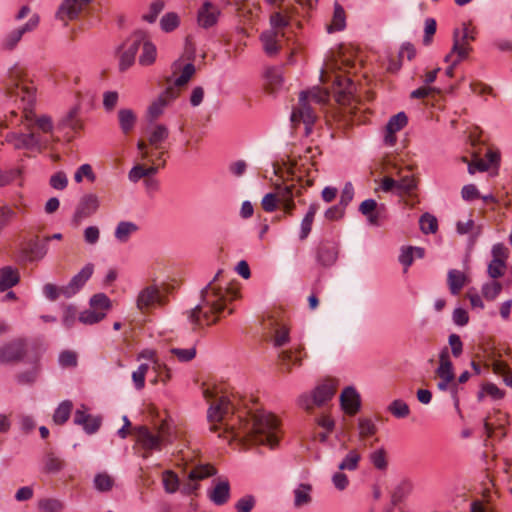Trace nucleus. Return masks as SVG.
I'll return each instance as SVG.
<instances>
[{
	"instance_id": "1",
	"label": "nucleus",
	"mask_w": 512,
	"mask_h": 512,
	"mask_svg": "<svg viewBox=\"0 0 512 512\" xmlns=\"http://www.w3.org/2000/svg\"><path fill=\"white\" fill-rule=\"evenodd\" d=\"M203 396L210 404L207 411L210 431L244 445L277 447L280 428L273 414L259 408L241 407V399L222 384H203Z\"/></svg>"
},
{
	"instance_id": "2",
	"label": "nucleus",
	"mask_w": 512,
	"mask_h": 512,
	"mask_svg": "<svg viewBox=\"0 0 512 512\" xmlns=\"http://www.w3.org/2000/svg\"><path fill=\"white\" fill-rule=\"evenodd\" d=\"M6 92L12 101L20 102L21 114L12 110L6 117L5 126L23 127L6 134L7 144L16 150L41 151L46 148L53 130L52 120L46 115L37 117L32 111L36 88L28 79L24 67L16 64L9 70Z\"/></svg>"
},
{
	"instance_id": "3",
	"label": "nucleus",
	"mask_w": 512,
	"mask_h": 512,
	"mask_svg": "<svg viewBox=\"0 0 512 512\" xmlns=\"http://www.w3.org/2000/svg\"><path fill=\"white\" fill-rule=\"evenodd\" d=\"M356 62L348 55L346 51H340L337 58L326 63L321 70V81L326 83L332 81L331 91L324 88L315 87L309 91H302L299 95L298 104L291 113V123L294 127L300 124L304 125L305 134L309 135L313 124L317 119V113L314 105H323L328 102L330 94L335 100L342 104H350L354 99L356 86L350 77L339 74V71L350 73L356 69Z\"/></svg>"
},
{
	"instance_id": "4",
	"label": "nucleus",
	"mask_w": 512,
	"mask_h": 512,
	"mask_svg": "<svg viewBox=\"0 0 512 512\" xmlns=\"http://www.w3.org/2000/svg\"><path fill=\"white\" fill-rule=\"evenodd\" d=\"M223 270H218L213 279L201 290L200 303L187 311V318L193 330L217 323L221 314L228 309V314L233 313L228 305L239 296L235 287L222 285Z\"/></svg>"
},
{
	"instance_id": "5",
	"label": "nucleus",
	"mask_w": 512,
	"mask_h": 512,
	"mask_svg": "<svg viewBox=\"0 0 512 512\" xmlns=\"http://www.w3.org/2000/svg\"><path fill=\"white\" fill-rule=\"evenodd\" d=\"M172 75L167 78V88L148 107L147 119L150 123L156 121L165 108L175 100L184 87L196 72L192 63L184 64L181 60L175 61L172 66Z\"/></svg>"
},
{
	"instance_id": "6",
	"label": "nucleus",
	"mask_w": 512,
	"mask_h": 512,
	"mask_svg": "<svg viewBox=\"0 0 512 512\" xmlns=\"http://www.w3.org/2000/svg\"><path fill=\"white\" fill-rule=\"evenodd\" d=\"M169 430L166 421H162L155 430L147 426H138L134 429L136 441L144 450L143 458H148L153 451H160L164 445L171 442Z\"/></svg>"
},
{
	"instance_id": "7",
	"label": "nucleus",
	"mask_w": 512,
	"mask_h": 512,
	"mask_svg": "<svg viewBox=\"0 0 512 512\" xmlns=\"http://www.w3.org/2000/svg\"><path fill=\"white\" fill-rule=\"evenodd\" d=\"M262 328L267 339L275 347H281L289 342V327L281 311H273L264 318Z\"/></svg>"
},
{
	"instance_id": "8",
	"label": "nucleus",
	"mask_w": 512,
	"mask_h": 512,
	"mask_svg": "<svg viewBox=\"0 0 512 512\" xmlns=\"http://www.w3.org/2000/svg\"><path fill=\"white\" fill-rule=\"evenodd\" d=\"M89 306V309L79 314L78 320L85 325H94L106 317L112 302L106 294L98 293L90 298Z\"/></svg>"
},
{
	"instance_id": "9",
	"label": "nucleus",
	"mask_w": 512,
	"mask_h": 512,
	"mask_svg": "<svg viewBox=\"0 0 512 512\" xmlns=\"http://www.w3.org/2000/svg\"><path fill=\"white\" fill-rule=\"evenodd\" d=\"M181 461L183 471L187 474L188 480L198 483L208 477L216 475L217 469L210 464H202L195 461V452L191 450H181Z\"/></svg>"
},
{
	"instance_id": "10",
	"label": "nucleus",
	"mask_w": 512,
	"mask_h": 512,
	"mask_svg": "<svg viewBox=\"0 0 512 512\" xmlns=\"http://www.w3.org/2000/svg\"><path fill=\"white\" fill-rule=\"evenodd\" d=\"M336 389L337 385L334 380H325L315 388L311 396H300L299 405L307 411H311L314 406H323L333 398L336 393Z\"/></svg>"
},
{
	"instance_id": "11",
	"label": "nucleus",
	"mask_w": 512,
	"mask_h": 512,
	"mask_svg": "<svg viewBox=\"0 0 512 512\" xmlns=\"http://www.w3.org/2000/svg\"><path fill=\"white\" fill-rule=\"evenodd\" d=\"M268 5L276 10L270 16L271 26L287 27L290 18L298 13L299 0H264Z\"/></svg>"
},
{
	"instance_id": "12",
	"label": "nucleus",
	"mask_w": 512,
	"mask_h": 512,
	"mask_svg": "<svg viewBox=\"0 0 512 512\" xmlns=\"http://www.w3.org/2000/svg\"><path fill=\"white\" fill-rule=\"evenodd\" d=\"M143 42V32L138 31L130 36L119 48V69L126 71L130 68L134 61L137 52L140 49L141 43Z\"/></svg>"
},
{
	"instance_id": "13",
	"label": "nucleus",
	"mask_w": 512,
	"mask_h": 512,
	"mask_svg": "<svg viewBox=\"0 0 512 512\" xmlns=\"http://www.w3.org/2000/svg\"><path fill=\"white\" fill-rule=\"evenodd\" d=\"M165 304V297L157 285L151 284L143 287L136 297V308L141 314H146L155 306Z\"/></svg>"
},
{
	"instance_id": "14",
	"label": "nucleus",
	"mask_w": 512,
	"mask_h": 512,
	"mask_svg": "<svg viewBox=\"0 0 512 512\" xmlns=\"http://www.w3.org/2000/svg\"><path fill=\"white\" fill-rule=\"evenodd\" d=\"M418 186L417 179L411 174L402 175L399 173L397 180V195H399L405 205L414 207L419 203L416 189Z\"/></svg>"
},
{
	"instance_id": "15",
	"label": "nucleus",
	"mask_w": 512,
	"mask_h": 512,
	"mask_svg": "<svg viewBox=\"0 0 512 512\" xmlns=\"http://www.w3.org/2000/svg\"><path fill=\"white\" fill-rule=\"evenodd\" d=\"M208 499L217 506H223L230 500L231 486L226 477L213 479L212 486L207 490Z\"/></svg>"
},
{
	"instance_id": "16",
	"label": "nucleus",
	"mask_w": 512,
	"mask_h": 512,
	"mask_svg": "<svg viewBox=\"0 0 512 512\" xmlns=\"http://www.w3.org/2000/svg\"><path fill=\"white\" fill-rule=\"evenodd\" d=\"M26 343L22 339H14L0 347V362L13 363L23 359L26 355Z\"/></svg>"
},
{
	"instance_id": "17",
	"label": "nucleus",
	"mask_w": 512,
	"mask_h": 512,
	"mask_svg": "<svg viewBox=\"0 0 512 512\" xmlns=\"http://www.w3.org/2000/svg\"><path fill=\"white\" fill-rule=\"evenodd\" d=\"M39 16L34 14L24 25L10 31L3 39L2 46L5 50H13L22 39L23 35L37 28Z\"/></svg>"
},
{
	"instance_id": "18",
	"label": "nucleus",
	"mask_w": 512,
	"mask_h": 512,
	"mask_svg": "<svg viewBox=\"0 0 512 512\" xmlns=\"http://www.w3.org/2000/svg\"><path fill=\"white\" fill-rule=\"evenodd\" d=\"M285 27L275 28L272 26V30L265 31L261 35V41L263 43L264 51L272 56L278 53L282 48V45L286 38Z\"/></svg>"
},
{
	"instance_id": "19",
	"label": "nucleus",
	"mask_w": 512,
	"mask_h": 512,
	"mask_svg": "<svg viewBox=\"0 0 512 512\" xmlns=\"http://www.w3.org/2000/svg\"><path fill=\"white\" fill-rule=\"evenodd\" d=\"M89 2L90 0H64L57 10L56 17L67 24L68 21L76 19Z\"/></svg>"
},
{
	"instance_id": "20",
	"label": "nucleus",
	"mask_w": 512,
	"mask_h": 512,
	"mask_svg": "<svg viewBox=\"0 0 512 512\" xmlns=\"http://www.w3.org/2000/svg\"><path fill=\"white\" fill-rule=\"evenodd\" d=\"M499 162L500 153L497 150L488 148L484 158L475 156L474 159L468 163V172L474 174L476 171H487L490 168L497 169Z\"/></svg>"
},
{
	"instance_id": "21",
	"label": "nucleus",
	"mask_w": 512,
	"mask_h": 512,
	"mask_svg": "<svg viewBox=\"0 0 512 512\" xmlns=\"http://www.w3.org/2000/svg\"><path fill=\"white\" fill-rule=\"evenodd\" d=\"M94 271V265L91 263L86 264L81 271L76 274L70 282L65 285L64 297L71 298L76 293L80 291V289L85 285V283L90 279Z\"/></svg>"
},
{
	"instance_id": "22",
	"label": "nucleus",
	"mask_w": 512,
	"mask_h": 512,
	"mask_svg": "<svg viewBox=\"0 0 512 512\" xmlns=\"http://www.w3.org/2000/svg\"><path fill=\"white\" fill-rule=\"evenodd\" d=\"M473 50L469 42L460 41L459 31L455 30L453 35V46L451 52L445 57L446 62L453 60V65H458L461 61L468 58Z\"/></svg>"
},
{
	"instance_id": "23",
	"label": "nucleus",
	"mask_w": 512,
	"mask_h": 512,
	"mask_svg": "<svg viewBox=\"0 0 512 512\" xmlns=\"http://www.w3.org/2000/svg\"><path fill=\"white\" fill-rule=\"evenodd\" d=\"M408 122V118L404 112H399L396 115L392 116L385 130L384 141L387 145H394L396 143V133L403 129Z\"/></svg>"
},
{
	"instance_id": "24",
	"label": "nucleus",
	"mask_w": 512,
	"mask_h": 512,
	"mask_svg": "<svg viewBox=\"0 0 512 512\" xmlns=\"http://www.w3.org/2000/svg\"><path fill=\"white\" fill-rule=\"evenodd\" d=\"M384 209V205H379L374 199H366L359 206L361 214L367 218L369 224L374 226L380 224Z\"/></svg>"
},
{
	"instance_id": "25",
	"label": "nucleus",
	"mask_w": 512,
	"mask_h": 512,
	"mask_svg": "<svg viewBox=\"0 0 512 512\" xmlns=\"http://www.w3.org/2000/svg\"><path fill=\"white\" fill-rule=\"evenodd\" d=\"M169 136V130L164 124H152L147 130V142L155 150L163 149V143Z\"/></svg>"
},
{
	"instance_id": "26",
	"label": "nucleus",
	"mask_w": 512,
	"mask_h": 512,
	"mask_svg": "<svg viewBox=\"0 0 512 512\" xmlns=\"http://www.w3.org/2000/svg\"><path fill=\"white\" fill-rule=\"evenodd\" d=\"M303 349V347H299L296 351L283 350L279 353L278 365L281 372L290 373L293 365L301 366L303 357L300 354Z\"/></svg>"
},
{
	"instance_id": "27",
	"label": "nucleus",
	"mask_w": 512,
	"mask_h": 512,
	"mask_svg": "<svg viewBox=\"0 0 512 512\" xmlns=\"http://www.w3.org/2000/svg\"><path fill=\"white\" fill-rule=\"evenodd\" d=\"M220 11L216 5L206 1L198 11V23L203 28H209L216 24Z\"/></svg>"
},
{
	"instance_id": "28",
	"label": "nucleus",
	"mask_w": 512,
	"mask_h": 512,
	"mask_svg": "<svg viewBox=\"0 0 512 512\" xmlns=\"http://www.w3.org/2000/svg\"><path fill=\"white\" fill-rule=\"evenodd\" d=\"M100 201L95 194L84 195L77 206L75 217L82 219L93 215L99 208Z\"/></svg>"
},
{
	"instance_id": "29",
	"label": "nucleus",
	"mask_w": 512,
	"mask_h": 512,
	"mask_svg": "<svg viewBox=\"0 0 512 512\" xmlns=\"http://www.w3.org/2000/svg\"><path fill=\"white\" fill-rule=\"evenodd\" d=\"M137 148L140 153V158L150 165H160L163 161L162 157L166 153L165 147L161 150H155L152 146L148 145L145 140H139Z\"/></svg>"
},
{
	"instance_id": "30",
	"label": "nucleus",
	"mask_w": 512,
	"mask_h": 512,
	"mask_svg": "<svg viewBox=\"0 0 512 512\" xmlns=\"http://www.w3.org/2000/svg\"><path fill=\"white\" fill-rule=\"evenodd\" d=\"M340 402L347 414L354 415L360 408V395L353 387H346L341 393Z\"/></svg>"
},
{
	"instance_id": "31",
	"label": "nucleus",
	"mask_w": 512,
	"mask_h": 512,
	"mask_svg": "<svg viewBox=\"0 0 512 512\" xmlns=\"http://www.w3.org/2000/svg\"><path fill=\"white\" fill-rule=\"evenodd\" d=\"M59 127L61 129H69L73 135L79 133L83 129V122L79 118V106H74L60 120Z\"/></svg>"
},
{
	"instance_id": "32",
	"label": "nucleus",
	"mask_w": 512,
	"mask_h": 512,
	"mask_svg": "<svg viewBox=\"0 0 512 512\" xmlns=\"http://www.w3.org/2000/svg\"><path fill=\"white\" fill-rule=\"evenodd\" d=\"M165 166V160L162 161L160 165H149L146 166L144 164H136L132 167V169L128 173V178L131 182L136 183L140 179H146L147 177H150L152 175H155L160 167Z\"/></svg>"
},
{
	"instance_id": "33",
	"label": "nucleus",
	"mask_w": 512,
	"mask_h": 512,
	"mask_svg": "<svg viewBox=\"0 0 512 512\" xmlns=\"http://www.w3.org/2000/svg\"><path fill=\"white\" fill-rule=\"evenodd\" d=\"M338 257L337 246L333 243H322L317 252V261L325 267L333 265Z\"/></svg>"
},
{
	"instance_id": "34",
	"label": "nucleus",
	"mask_w": 512,
	"mask_h": 512,
	"mask_svg": "<svg viewBox=\"0 0 512 512\" xmlns=\"http://www.w3.org/2000/svg\"><path fill=\"white\" fill-rule=\"evenodd\" d=\"M435 374L438 378H455L453 364L447 347L443 348L439 354V366Z\"/></svg>"
},
{
	"instance_id": "35",
	"label": "nucleus",
	"mask_w": 512,
	"mask_h": 512,
	"mask_svg": "<svg viewBox=\"0 0 512 512\" xmlns=\"http://www.w3.org/2000/svg\"><path fill=\"white\" fill-rule=\"evenodd\" d=\"M140 48L142 49V53L139 56V64L142 66L152 65L157 57V49L144 32L143 42L141 43Z\"/></svg>"
},
{
	"instance_id": "36",
	"label": "nucleus",
	"mask_w": 512,
	"mask_h": 512,
	"mask_svg": "<svg viewBox=\"0 0 512 512\" xmlns=\"http://www.w3.org/2000/svg\"><path fill=\"white\" fill-rule=\"evenodd\" d=\"M139 227L137 224L131 221H121L117 224L114 237L115 239L124 244L129 241L131 236L138 231Z\"/></svg>"
},
{
	"instance_id": "37",
	"label": "nucleus",
	"mask_w": 512,
	"mask_h": 512,
	"mask_svg": "<svg viewBox=\"0 0 512 512\" xmlns=\"http://www.w3.org/2000/svg\"><path fill=\"white\" fill-rule=\"evenodd\" d=\"M423 258L424 249L414 246H403L398 257L399 262L404 266V272L412 265L414 258Z\"/></svg>"
},
{
	"instance_id": "38",
	"label": "nucleus",
	"mask_w": 512,
	"mask_h": 512,
	"mask_svg": "<svg viewBox=\"0 0 512 512\" xmlns=\"http://www.w3.org/2000/svg\"><path fill=\"white\" fill-rule=\"evenodd\" d=\"M456 230L459 234H470V245H474L477 238L482 233V227L480 225H476L472 219H468L467 221H458L456 224Z\"/></svg>"
},
{
	"instance_id": "39",
	"label": "nucleus",
	"mask_w": 512,
	"mask_h": 512,
	"mask_svg": "<svg viewBox=\"0 0 512 512\" xmlns=\"http://www.w3.org/2000/svg\"><path fill=\"white\" fill-rule=\"evenodd\" d=\"M312 486L307 483L299 484L293 491L294 494V506L301 508L309 505L312 502Z\"/></svg>"
},
{
	"instance_id": "40",
	"label": "nucleus",
	"mask_w": 512,
	"mask_h": 512,
	"mask_svg": "<svg viewBox=\"0 0 512 512\" xmlns=\"http://www.w3.org/2000/svg\"><path fill=\"white\" fill-rule=\"evenodd\" d=\"M20 275L17 269L6 266L0 269V291H5L19 282Z\"/></svg>"
},
{
	"instance_id": "41",
	"label": "nucleus",
	"mask_w": 512,
	"mask_h": 512,
	"mask_svg": "<svg viewBox=\"0 0 512 512\" xmlns=\"http://www.w3.org/2000/svg\"><path fill=\"white\" fill-rule=\"evenodd\" d=\"M346 26V13L344 8L338 3H334V11L331 23L328 25L327 30L329 33L341 31Z\"/></svg>"
},
{
	"instance_id": "42",
	"label": "nucleus",
	"mask_w": 512,
	"mask_h": 512,
	"mask_svg": "<svg viewBox=\"0 0 512 512\" xmlns=\"http://www.w3.org/2000/svg\"><path fill=\"white\" fill-rule=\"evenodd\" d=\"M276 195L278 196L279 202H285L293 200L295 196L301 194V189L297 188L295 184H275Z\"/></svg>"
},
{
	"instance_id": "43",
	"label": "nucleus",
	"mask_w": 512,
	"mask_h": 512,
	"mask_svg": "<svg viewBox=\"0 0 512 512\" xmlns=\"http://www.w3.org/2000/svg\"><path fill=\"white\" fill-rule=\"evenodd\" d=\"M44 472L58 473L65 467V461L52 451L47 452L43 458Z\"/></svg>"
},
{
	"instance_id": "44",
	"label": "nucleus",
	"mask_w": 512,
	"mask_h": 512,
	"mask_svg": "<svg viewBox=\"0 0 512 512\" xmlns=\"http://www.w3.org/2000/svg\"><path fill=\"white\" fill-rule=\"evenodd\" d=\"M466 283V276L463 272L452 269L448 272V285L453 295H458Z\"/></svg>"
},
{
	"instance_id": "45",
	"label": "nucleus",
	"mask_w": 512,
	"mask_h": 512,
	"mask_svg": "<svg viewBox=\"0 0 512 512\" xmlns=\"http://www.w3.org/2000/svg\"><path fill=\"white\" fill-rule=\"evenodd\" d=\"M360 460V452L357 449H351L338 464V469L340 471H355L358 468Z\"/></svg>"
},
{
	"instance_id": "46",
	"label": "nucleus",
	"mask_w": 512,
	"mask_h": 512,
	"mask_svg": "<svg viewBox=\"0 0 512 512\" xmlns=\"http://www.w3.org/2000/svg\"><path fill=\"white\" fill-rule=\"evenodd\" d=\"M48 251V245L43 242H31L25 249L29 261H38L45 257Z\"/></svg>"
},
{
	"instance_id": "47",
	"label": "nucleus",
	"mask_w": 512,
	"mask_h": 512,
	"mask_svg": "<svg viewBox=\"0 0 512 512\" xmlns=\"http://www.w3.org/2000/svg\"><path fill=\"white\" fill-rule=\"evenodd\" d=\"M120 128L123 133L128 134L134 128L136 116L130 109H121L118 112Z\"/></svg>"
},
{
	"instance_id": "48",
	"label": "nucleus",
	"mask_w": 512,
	"mask_h": 512,
	"mask_svg": "<svg viewBox=\"0 0 512 512\" xmlns=\"http://www.w3.org/2000/svg\"><path fill=\"white\" fill-rule=\"evenodd\" d=\"M437 387L440 391H449L456 408L459 406V400L457 397L458 393V384L455 381V378H439V382L437 383Z\"/></svg>"
},
{
	"instance_id": "49",
	"label": "nucleus",
	"mask_w": 512,
	"mask_h": 512,
	"mask_svg": "<svg viewBox=\"0 0 512 512\" xmlns=\"http://www.w3.org/2000/svg\"><path fill=\"white\" fill-rule=\"evenodd\" d=\"M72 407L73 404L71 401L66 400L60 403L53 415V421L58 425L64 424L70 417Z\"/></svg>"
},
{
	"instance_id": "50",
	"label": "nucleus",
	"mask_w": 512,
	"mask_h": 512,
	"mask_svg": "<svg viewBox=\"0 0 512 512\" xmlns=\"http://www.w3.org/2000/svg\"><path fill=\"white\" fill-rule=\"evenodd\" d=\"M493 372L502 377L504 383L512 387V368L503 361H495L492 366Z\"/></svg>"
},
{
	"instance_id": "51",
	"label": "nucleus",
	"mask_w": 512,
	"mask_h": 512,
	"mask_svg": "<svg viewBox=\"0 0 512 512\" xmlns=\"http://www.w3.org/2000/svg\"><path fill=\"white\" fill-rule=\"evenodd\" d=\"M162 482L167 493H175L179 489L180 480L177 474L171 470L163 472Z\"/></svg>"
},
{
	"instance_id": "52",
	"label": "nucleus",
	"mask_w": 512,
	"mask_h": 512,
	"mask_svg": "<svg viewBox=\"0 0 512 512\" xmlns=\"http://www.w3.org/2000/svg\"><path fill=\"white\" fill-rule=\"evenodd\" d=\"M38 507L42 512H61L64 504L56 498H43L39 500Z\"/></svg>"
},
{
	"instance_id": "53",
	"label": "nucleus",
	"mask_w": 512,
	"mask_h": 512,
	"mask_svg": "<svg viewBox=\"0 0 512 512\" xmlns=\"http://www.w3.org/2000/svg\"><path fill=\"white\" fill-rule=\"evenodd\" d=\"M420 229L425 234L435 233L438 228L437 219L429 214L424 213L419 220Z\"/></svg>"
},
{
	"instance_id": "54",
	"label": "nucleus",
	"mask_w": 512,
	"mask_h": 512,
	"mask_svg": "<svg viewBox=\"0 0 512 512\" xmlns=\"http://www.w3.org/2000/svg\"><path fill=\"white\" fill-rule=\"evenodd\" d=\"M388 411L396 418H405L409 415V406L402 400L397 399L388 406Z\"/></svg>"
},
{
	"instance_id": "55",
	"label": "nucleus",
	"mask_w": 512,
	"mask_h": 512,
	"mask_svg": "<svg viewBox=\"0 0 512 512\" xmlns=\"http://www.w3.org/2000/svg\"><path fill=\"white\" fill-rule=\"evenodd\" d=\"M370 461L378 470H385L388 466L387 454L384 448L375 450L370 454Z\"/></svg>"
},
{
	"instance_id": "56",
	"label": "nucleus",
	"mask_w": 512,
	"mask_h": 512,
	"mask_svg": "<svg viewBox=\"0 0 512 512\" xmlns=\"http://www.w3.org/2000/svg\"><path fill=\"white\" fill-rule=\"evenodd\" d=\"M359 437L364 439L376 433L377 427L371 419L360 418L358 420Z\"/></svg>"
},
{
	"instance_id": "57",
	"label": "nucleus",
	"mask_w": 512,
	"mask_h": 512,
	"mask_svg": "<svg viewBox=\"0 0 512 512\" xmlns=\"http://www.w3.org/2000/svg\"><path fill=\"white\" fill-rule=\"evenodd\" d=\"M179 25V17L176 13L165 14L160 20L161 29L165 32H171Z\"/></svg>"
},
{
	"instance_id": "58",
	"label": "nucleus",
	"mask_w": 512,
	"mask_h": 512,
	"mask_svg": "<svg viewBox=\"0 0 512 512\" xmlns=\"http://www.w3.org/2000/svg\"><path fill=\"white\" fill-rule=\"evenodd\" d=\"M149 369L148 364H141L137 370L132 373V381L137 390H141L145 386V377Z\"/></svg>"
},
{
	"instance_id": "59",
	"label": "nucleus",
	"mask_w": 512,
	"mask_h": 512,
	"mask_svg": "<svg viewBox=\"0 0 512 512\" xmlns=\"http://www.w3.org/2000/svg\"><path fill=\"white\" fill-rule=\"evenodd\" d=\"M256 505V498L253 495H245L235 503L236 512H251Z\"/></svg>"
},
{
	"instance_id": "60",
	"label": "nucleus",
	"mask_w": 512,
	"mask_h": 512,
	"mask_svg": "<svg viewBox=\"0 0 512 512\" xmlns=\"http://www.w3.org/2000/svg\"><path fill=\"white\" fill-rule=\"evenodd\" d=\"M502 284L497 281L488 282L482 287V294L487 300H494L501 292Z\"/></svg>"
},
{
	"instance_id": "61",
	"label": "nucleus",
	"mask_w": 512,
	"mask_h": 512,
	"mask_svg": "<svg viewBox=\"0 0 512 512\" xmlns=\"http://www.w3.org/2000/svg\"><path fill=\"white\" fill-rule=\"evenodd\" d=\"M84 177L87 178L90 182H93L96 179V175L93 172L90 164L81 165L74 174V180L77 183H81Z\"/></svg>"
},
{
	"instance_id": "62",
	"label": "nucleus",
	"mask_w": 512,
	"mask_h": 512,
	"mask_svg": "<svg viewBox=\"0 0 512 512\" xmlns=\"http://www.w3.org/2000/svg\"><path fill=\"white\" fill-rule=\"evenodd\" d=\"M437 30V23L434 18H427L424 23V37L423 44L429 46L432 43V38Z\"/></svg>"
},
{
	"instance_id": "63",
	"label": "nucleus",
	"mask_w": 512,
	"mask_h": 512,
	"mask_svg": "<svg viewBox=\"0 0 512 512\" xmlns=\"http://www.w3.org/2000/svg\"><path fill=\"white\" fill-rule=\"evenodd\" d=\"M65 286H56L48 283L43 286V294L50 301H56L60 296L64 297Z\"/></svg>"
},
{
	"instance_id": "64",
	"label": "nucleus",
	"mask_w": 512,
	"mask_h": 512,
	"mask_svg": "<svg viewBox=\"0 0 512 512\" xmlns=\"http://www.w3.org/2000/svg\"><path fill=\"white\" fill-rule=\"evenodd\" d=\"M94 484L97 490L106 492L112 488L113 479L106 473H100L95 476Z\"/></svg>"
}]
</instances>
